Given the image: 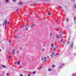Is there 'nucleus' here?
<instances>
[{
	"mask_svg": "<svg viewBox=\"0 0 76 76\" xmlns=\"http://www.w3.org/2000/svg\"><path fill=\"white\" fill-rule=\"evenodd\" d=\"M7 21H6V19H5V20L4 21V24L3 25V26H4V25L5 24V29L6 28V24H7Z\"/></svg>",
	"mask_w": 76,
	"mask_h": 76,
	"instance_id": "nucleus-1",
	"label": "nucleus"
},
{
	"mask_svg": "<svg viewBox=\"0 0 76 76\" xmlns=\"http://www.w3.org/2000/svg\"><path fill=\"white\" fill-rule=\"evenodd\" d=\"M23 3L21 2H20L18 3V4L19 5H22Z\"/></svg>",
	"mask_w": 76,
	"mask_h": 76,
	"instance_id": "nucleus-2",
	"label": "nucleus"
},
{
	"mask_svg": "<svg viewBox=\"0 0 76 76\" xmlns=\"http://www.w3.org/2000/svg\"><path fill=\"white\" fill-rule=\"evenodd\" d=\"M74 8L75 9H76V4H74Z\"/></svg>",
	"mask_w": 76,
	"mask_h": 76,
	"instance_id": "nucleus-3",
	"label": "nucleus"
},
{
	"mask_svg": "<svg viewBox=\"0 0 76 76\" xmlns=\"http://www.w3.org/2000/svg\"><path fill=\"white\" fill-rule=\"evenodd\" d=\"M73 42H72L71 44V48H72L73 47Z\"/></svg>",
	"mask_w": 76,
	"mask_h": 76,
	"instance_id": "nucleus-4",
	"label": "nucleus"
},
{
	"mask_svg": "<svg viewBox=\"0 0 76 76\" xmlns=\"http://www.w3.org/2000/svg\"><path fill=\"white\" fill-rule=\"evenodd\" d=\"M15 51V50H13L12 51V54H15V53H14V52H13L14 51Z\"/></svg>",
	"mask_w": 76,
	"mask_h": 76,
	"instance_id": "nucleus-5",
	"label": "nucleus"
},
{
	"mask_svg": "<svg viewBox=\"0 0 76 76\" xmlns=\"http://www.w3.org/2000/svg\"><path fill=\"white\" fill-rule=\"evenodd\" d=\"M34 25H35V24H33V25H32L31 26V28H32L33 27V26H34Z\"/></svg>",
	"mask_w": 76,
	"mask_h": 76,
	"instance_id": "nucleus-6",
	"label": "nucleus"
},
{
	"mask_svg": "<svg viewBox=\"0 0 76 76\" xmlns=\"http://www.w3.org/2000/svg\"><path fill=\"white\" fill-rule=\"evenodd\" d=\"M56 36L57 37V38H59V37H58V35L56 34Z\"/></svg>",
	"mask_w": 76,
	"mask_h": 76,
	"instance_id": "nucleus-7",
	"label": "nucleus"
},
{
	"mask_svg": "<svg viewBox=\"0 0 76 76\" xmlns=\"http://www.w3.org/2000/svg\"><path fill=\"white\" fill-rule=\"evenodd\" d=\"M2 67H6V66L5 65H2Z\"/></svg>",
	"mask_w": 76,
	"mask_h": 76,
	"instance_id": "nucleus-8",
	"label": "nucleus"
},
{
	"mask_svg": "<svg viewBox=\"0 0 76 76\" xmlns=\"http://www.w3.org/2000/svg\"><path fill=\"white\" fill-rule=\"evenodd\" d=\"M58 23H61V21L60 20H58Z\"/></svg>",
	"mask_w": 76,
	"mask_h": 76,
	"instance_id": "nucleus-9",
	"label": "nucleus"
},
{
	"mask_svg": "<svg viewBox=\"0 0 76 76\" xmlns=\"http://www.w3.org/2000/svg\"><path fill=\"white\" fill-rule=\"evenodd\" d=\"M24 28L25 27H24V25H23L21 27V28Z\"/></svg>",
	"mask_w": 76,
	"mask_h": 76,
	"instance_id": "nucleus-10",
	"label": "nucleus"
},
{
	"mask_svg": "<svg viewBox=\"0 0 76 76\" xmlns=\"http://www.w3.org/2000/svg\"><path fill=\"white\" fill-rule=\"evenodd\" d=\"M51 45L52 47H53L54 45V44H51Z\"/></svg>",
	"mask_w": 76,
	"mask_h": 76,
	"instance_id": "nucleus-11",
	"label": "nucleus"
},
{
	"mask_svg": "<svg viewBox=\"0 0 76 76\" xmlns=\"http://www.w3.org/2000/svg\"><path fill=\"white\" fill-rule=\"evenodd\" d=\"M51 69H48V71H51Z\"/></svg>",
	"mask_w": 76,
	"mask_h": 76,
	"instance_id": "nucleus-12",
	"label": "nucleus"
},
{
	"mask_svg": "<svg viewBox=\"0 0 76 76\" xmlns=\"http://www.w3.org/2000/svg\"><path fill=\"white\" fill-rule=\"evenodd\" d=\"M55 50H56V48H53V51H55Z\"/></svg>",
	"mask_w": 76,
	"mask_h": 76,
	"instance_id": "nucleus-13",
	"label": "nucleus"
},
{
	"mask_svg": "<svg viewBox=\"0 0 76 76\" xmlns=\"http://www.w3.org/2000/svg\"><path fill=\"white\" fill-rule=\"evenodd\" d=\"M5 1L7 3L9 2V0H5Z\"/></svg>",
	"mask_w": 76,
	"mask_h": 76,
	"instance_id": "nucleus-14",
	"label": "nucleus"
},
{
	"mask_svg": "<svg viewBox=\"0 0 76 76\" xmlns=\"http://www.w3.org/2000/svg\"><path fill=\"white\" fill-rule=\"evenodd\" d=\"M58 7H59V8H60L61 9H62V7H61L58 6Z\"/></svg>",
	"mask_w": 76,
	"mask_h": 76,
	"instance_id": "nucleus-15",
	"label": "nucleus"
},
{
	"mask_svg": "<svg viewBox=\"0 0 76 76\" xmlns=\"http://www.w3.org/2000/svg\"><path fill=\"white\" fill-rule=\"evenodd\" d=\"M48 15H51V13L50 12L48 13Z\"/></svg>",
	"mask_w": 76,
	"mask_h": 76,
	"instance_id": "nucleus-16",
	"label": "nucleus"
},
{
	"mask_svg": "<svg viewBox=\"0 0 76 76\" xmlns=\"http://www.w3.org/2000/svg\"><path fill=\"white\" fill-rule=\"evenodd\" d=\"M32 73L33 74H35V71H34L32 72Z\"/></svg>",
	"mask_w": 76,
	"mask_h": 76,
	"instance_id": "nucleus-17",
	"label": "nucleus"
},
{
	"mask_svg": "<svg viewBox=\"0 0 76 76\" xmlns=\"http://www.w3.org/2000/svg\"><path fill=\"white\" fill-rule=\"evenodd\" d=\"M63 43V44H64L65 43V42H64V41H63L62 42Z\"/></svg>",
	"mask_w": 76,
	"mask_h": 76,
	"instance_id": "nucleus-18",
	"label": "nucleus"
},
{
	"mask_svg": "<svg viewBox=\"0 0 76 76\" xmlns=\"http://www.w3.org/2000/svg\"><path fill=\"white\" fill-rule=\"evenodd\" d=\"M75 74H72V76H75Z\"/></svg>",
	"mask_w": 76,
	"mask_h": 76,
	"instance_id": "nucleus-19",
	"label": "nucleus"
},
{
	"mask_svg": "<svg viewBox=\"0 0 76 76\" xmlns=\"http://www.w3.org/2000/svg\"><path fill=\"white\" fill-rule=\"evenodd\" d=\"M52 35V33H51L50 34V36L51 37Z\"/></svg>",
	"mask_w": 76,
	"mask_h": 76,
	"instance_id": "nucleus-20",
	"label": "nucleus"
},
{
	"mask_svg": "<svg viewBox=\"0 0 76 76\" xmlns=\"http://www.w3.org/2000/svg\"><path fill=\"white\" fill-rule=\"evenodd\" d=\"M76 20V17H75V18H74V21H75V20Z\"/></svg>",
	"mask_w": 76,
	"mask_h": 76,
	"instance_id": "nucleus-21",
	"label": "nucleus"
},
{
	"mask_svg": "<svg viewBox=\"0 0 76 76\" xmlns=\"http://www.w3.org/2000/svg\"><path fill=\"white\" fill-rule=\"evenodd\" d=\"M61 67H62V66L61 65L60 66H59V68L61 69Z\"/></svg>",
	"mask_w": 76,
	"mask_h": 76,
	"instance_id": "nucleus-22",
	"label": "nucleus"
},
{
	"mask_svg": "<svg viewBox=\"0 0 76 76\" xmlns=\"http://www.w3.org/2000/svg\"><path fill=\"white\" fill-rule=\"evenodd\" d=\"M55 67V65H52V67Z\"/></svg>",
	"mask_w": 76,
	"mask_h": 76,
	"instance_id": "nucleus-23",
	"label": "nucleus"
},
{
	"mask_svg": "<svg viewBox=\"0 0 76 76\" xmlns=\"http://www.w3.org/2000/svg\"><path fill=\"white\" fill-rule=\"evenodd\" d=\"M17 63H18V64H20V62L19 61H18L17 62Z\"/></svg>",
	"mask_w": 76,
	"mask_h": 76,
	"instance_id": "nucleus-24",
	"label": "nucleus"
},
{
	"mask_svg": "<svg viewBox=\"0 0 76 76\" xmlns=\"http://www.w3.org/2000/svg\"><path fill=\"white\" fill-rule=\"evenodd\" d=\"M66 21L67 22H68L69 21V20L67 18L66 19Z\"/></svg>",
	"mask_w": 76,
	"mask_h": 76,
	"instance_id": "nucleus-25",
	"label": "nucleus"
},
{
	"mask_svg": "<svg viewBox=\"0 0 76 76\" xmlns=\"http://www.w3.org/2000/svg\"><path fill=\"white\" fill-rule=\"evenodd\" d=\"M12 58V56H10V58Z\"/></svg>",
	"mask_w": 76,
	"mask_h": 76,
	"instance_id": "nucleus-26",
	"label": "nucleus"
},
{
	"mask_svg": "<svg viewBox=\"0 0 76 76\" xmlns=\"http://www.w3.org/2000/svg\"><path fill=\"white\" fill-rule=\"evenodd\" d=\"M7 75V76H9V73H7V74H6Z\"/></svg>",
	"mask_w": 76,
	"mask_h": 76,
	"instance_id": "nucleus-27",
	"label": "nucleus"
},
{
	"mask_svg": "<svg viewBox=\"0 0 76 76\" xmlns=\"http://www.w3.org/2000/svg\"><path fill=\"white\" fill-rule=\"evenodd\" d=\"M59 38H62V37H59Z\"/></svg>",
	"mask_w": 76,
	"mask_h": 76,
	"instance_id": "nucleus-28",
	"label": "nucleus"
},
{
	"mask_svg": "<svg viewBox=\"0 0 76 76\" xmlns=\"http://www.w3.org/2000/svg\"><path fill=\"white\" fill-rule=\"evenodd\" d=\"M50 56H51V57H53V56L52 55H50Z\"/></svg>",
	"mask_w": 76,
	"mask_h": 76,
	"instance_id": "nucleus-29",
	"label": "nucleus"
},
{
	"mask_svg": "<svg viewBox=\"0 0 76 76\" xmlns=\"http://www.w3.org/2000/svg\"><path fill=\"white\" fill-rule=\"evenodd\" d=\"M20 76H23V75H22V74H20Z\"/></svg>",
	"mask_w": 76,
	"mask_h": 76,
	"instance_id": "nucleus-30",
	"label": "nucleus"
},
{
	"mask_svg": "<svg viewBox=\"0 0 76 76\" xmlns=\"http://www.w3.org/2000/svg\"><path fill=\"white\" fill-rule=\"evenodd\" d=\"M62 34H64V31H62Z\"/></svg>",
	"mask_w": 76,
	"mask_h": 76,
	"instance_id": "nucleus-31",
	"label": "nucleus"
},
{
	"mask_svg": "<svg viewBox=\"0 0 76 76\" xmlns=\"http://www.w3.org/2000/svg\"><path fill=\"white\" fill-rule=\"evenodd\" d=\"M42 66H40V67H39V68H40V69H41V68H42Z\"/></svg>",
	"mask_w": 76,
	"mask_h": 76,
	"instance_id": "nucleus-32",
	"label": "nucleus"
},
{
	"mask_svg": "<svg viewBox=\"0 0 76 76\" xmlns=\"http://www.w3.org/2000/svg\"><path fill=\"white\" fill-rule=\"evenodd\" d=\"M44 59H46V58H47V57H45V58H44Z\"/></svg>",
	"mask_w": 76,
	"mask_h": 76,
	"instance_id": "nucleus-33",
	"label": "nucleus"
},
{
	"mask_svg": "<svg viewBox=\"0 0 76 76\" xmlns=\"http://www.w3.org/2000/svg\"><path fill=\"white\" fill-rule=\"evenodd\" d=\"M33 4L34 5H36V4H37L36 3H34V4Z\"/></svg>",
	"mask_w": 76,
	"mask_h": 76,
	"instance_id": "nucleus-34",
	"label": "nucleus"
},
{
	"mask_svg": "<svg viewBox=\"0 0 76 76\" xmlns=\"http://www.w3.org/2000/svg\"><path fill=\"white\" fill-rule=\"evenodd\" d=\"M13 1L15 2L16 1V0H13Z\"/></svg>",
	"mask_w": 76,
	"mask_h": 76,
	"instance_id": "nucleus-35",
	"label": "nucleus"
},
{
	"mask_svg": "<svg viewBox=\"0 0 76 76\" xmlns=\"http://www.w3.org/2000/svg\"><path fill=\"white\" fill-rule=\"evenodd\" d=\"M52 54H54V53H52Z\"/></svg>",
	"mask_w": 76,
	"mask_h": 76,
	"instance_id": "nucleus-36",
	"label": "nucleus"
},
{
	"mask_svg": "<svg viewBox=\"0 0 76 76\" xmlns=\"http://www.w3.org/2000/svg\"><path fill=\"white\" fill-rule=\"evenodd\" d=\"M70 43V42H68V44H69Z\"/></svg>",
	"mask_w": 76,
	"mask_h": 76,
	"instance_id": "nucleus-37",
	"label": "nucleus"
},
{
	"mask_svg": "<svg viewBox=\"0 0 76 76\" xmlns=\"http://www.w3.org/2000/svg\"><path fill=\"white\" fill-rule=\"evenodd\" d=\"M58 28H57L56 29V31H58Z\"/></svg>",
	"mask_w": 76,
	"mask_h": 76,
	"instance_id": "nucleus-38",
	"label": "nucleus"
},
{
	"mask_svg": "<svg viewBox=\"0 0 76 76\" xmlns=\"http://www.w3.org/2000/svg\"><path fill=\"white\" fill-rule=\"evenodd\" d=\"M58 53H57L56 54V55H58Z\"/></svg>",
	"mask_w": 76,
	"mask_h": 76,
	"instance_id": "nucleus-39",
	"label": "nucleus"
},
{
	"mask_svg": "<svg viewBox=\"0 0 76 76\" xmlns=\"http://www.w3.org/2000/svg\"><path fill=\"white\" fill-rule=\"evenodd\" d=\"M42 50L43 51H44V49H42Z\"/></svg>",
	"mask_w": 76,
	"mask_h": 76,
	"instance_id": "nucleus-40",
	"label": "nucleus"
},
{
	"mask_svg": "<svg viewBox=\"0 0 76 76\" xmlns=\"http://www.w3.org/2000/svg\"><path fill=\"white\" fill-rule=\"evenodd\" d=\"M44 60V58H42L41 60Z\"/></svg>",
	"mask_w": 76,
	"mask_h": 76,
	"instance_id": "nucleus-41",
	"label": "nucleus"
},
{
	"mask_svg": "<svg viewBox=\"0 0 76 76\" xmlns=\"http://www.w3.org/2000/svg\"><path fill=\"white\" fill-rule=\"evenodd\" d=\"M47 60H46L45 61V62H47Z\"/></svg>",
	"mask_w": 76,
	"mask_h": 76,
	"instance_id": "nucleus-42",
	"label": "nucleus"
},
{
	"mask_svg": "<svg viewBox=\"0 0 76 76\" xmlns=\"http://www.w3.org/2000/svg\"><path fill=\"white\" fill-rule=\"evenodd\" d=\"M28 76H30V75L28 74Z\"/></svg>",
	"mask_w": 76,
	"mask_h": 76,
	"instance_id": "nucleus-43",
	"label": "nucleus"
},
{
	"mask_svg": "<svg viewBox=\"0 0 76 76\" xmlns=\"http://www.w3.org/2000/svg\"><path fill=\"white\" fill-rule=\"evenodd\" d=\"M75 55H76V53H74V56H75Z\"/></svg>",
	"mask_w": 76,
	"mask_h": 76,
	"instance_id": "nucleus-44",
	"label": "nucleus"
},
{
	"mask_svg": "<svg viewBox=\"0 0 76 76\" xmlns=\"http://www.w3.org/2000/svg\"><path fill=\"white\" fill-rule=\"evenodd\" d=\"M17 53H19V51H17Z\"/></svg>",
	"mask_w": 76,
	"mask_h": 76,
	"instance_id": "nucleus-45",
	"label": "nucleus"
},
{
	"mask_svg": "<svg viewBox=\"0 0 76 76\" xmlns=\"http://www.w3.org/2000/svg\"><path fill=\"white\" fill-rule=\"evenodd\" d=\"M28 28H26V30L27 31V30H28Z\"/></svg>",
	"mask_w": 76,
	"mask_h": 76,
	"instance_id": "nucleus-46",
	"label": "nucleus"
},
{
	"mask_svg": "<svg viewBox=\"0 0 76 76\" xmlns=\"http://www.w3.org/2000/svg\"><path fill=\"white\" fill-rule=\"evenodd\" d=\"M11 41H10V43H11Z\"/></svg>",
	"mask_w": 76,
	"mask_h": 76,
	"instance_id": "nucleus-47",
	"label": "nucleus"
},
{
	"mask_svg": "<svg viewBox=\"0 0 76 76\" xmlns=\"http://www.w3.org/2000/svg\"><path fill=\"white\" fill-rule=\"evenodd\" d=\"M17 39H18V38H19V37H17Z\"/></svg>",
	"mask_w": 76,
	"mask_h": 76,
	"instance_id": "nucleus-48",
	"label": "nucleus"
},
{
	"mask_svg": "<svg viewBox=\"0 0 76 76\" xmlns=\"http://www.w3.org/2000/svg\"><path fill=\"white\" fill-rule=\"evenodd\" d=\"M25 26H26V25H25Z\"/></svg>",
	"mask_w": 76,
	"mask_h": 76,
	"instance_id": "nucleus-49",
	"label": "nucleus"
},
{
	"mask_svg": "<svg viewBox=\"0 0 76 76\" xmlns=\"http://www.w3.org/2000/svg\"><path fill=\"white\" fill-rule=\"evenodd\" d=\"M29 71H27V73H29Z\"/></svg>",
	"mask_w": 76,
	"mask_h": 76,
	"instance_id": "nucleus-50",
	"label": "nucleus"
},
{
	"mask_svg": "<svg viewBox=\"0 0 76 76\" xmlns=\"http://www.w3.org/2000/svg\"><path fill=\"white\" fill-rule=\"evenodd\" d=\"M62 66H64V64H62Z\"/></svg>",
	"mask_w": 76,
	"mask_h": 76,
	"instance_id": "nucleus-51",
	"label": "nucleus"
},
{
	"mask_svg": "<svg viewBox=\"0 0 76 76\" xmlns=\"http://www.w3.org/2000/svg\"><path fill=\"white\" fill-rule=\"evenodd\" d=\"M47 57H48V58H49V56H47Z\"/></svg>",
	"mask_w": 76,
	"mask_h": 76,
	"instance_id": "nucleus-52",
	"label": "nucleus"
},
{
	"mask_svg": "<svg viewBox=\"0 0 76 76\" xmlns=\"http://www.w3.org/2000/svg\"><path fill=\"white\" fill-rule=\"evenodd\" d=\"M56 47H57V48H58V46H57V47L56 46Z\"/></svg>",
	"mask_w": 76,
	"mask_h": 76,
	"instance_id": "nucleus-53",
	"label": "nucleus"
},
{
	"mask_svg": "<svg viewBox=\"0 0 76 76\" xmlns=\"http://www.w3.org/2000/svg\"><path fill=\"white\" fill-rule=\"evenodd\" d=\"M20 49L21 50L22 49V48H20Z\"/></svg>",
	"mask_w": 76,
	"mask_h": 76,
	"instance_id": "nucleus-54",
	"label": "nucleus"
},
{
	"mask_svg": "<svg viewBox=\"0 0 76 76\" xmlns=\"http://www.w3.org/2000/svg\"><path fill=\"white\" fill-rule=\"evenodd\" d=\"M18 9H17V10H18Z\"/></svg>",
	"mask_w": 76,
	"mask_h": 76,
	"instance_id": "nucleus-55",
	"label": "nucleus"
},
{
	"mask_svg": "<svg viewBox=\"0 0 76 76\" xmlns=\"http://www.w3.org/2000/svg\"><path fill=\"white\" fill-rule=\"evenodd\" d=\"M0 52H1V49H0Z\"/></svg>",
	"mask_w": 76,
	"mask_h": 76,
	"instance_id": "nucleus-56",
	"label": "nucleus"
},
{
	"mask_svg": "<svg viewBox=\"0 0 76 76\" xmlns=\"http://www.w3.org/2000/svg\"><path fill=\"white\" fill-rule=\"evenodd\" d=\"M61 42H62V40H61Z\"/></svg>",
	"mask_w": 76,
	"mask_h": 76,
	"instance_id": "nucleus-57",
	"label": "nucleus"
},
{
	"mask_svg": "<svg viewBox=\"0 0 76 76\" xmlns=\"http://www.w3.org/2000/svg\"><path fill=\"white\" fill-rule=\"evenodd\" d=\"M72 0L73 1H75V0Z\"/></svg>",
	"mask_w": 76,
	"mask_h": 76,
	"instance_id": "nucleus-58",
	"label": "nucleus"
},
{
	"mask_svg": "<svg viewBox=\"0 0 76 76\" xmlns=\"http://www.w3.org/2000/svg\"><path fill=\"white\" fill-rule=\"evenodd\" d=\"M65 7H67V6H65Z\"/></svg>",
	"mask_w": 76,
	"mask_h": 76,
	"instance_id": "nucleus-59",
	"label": "nucleus"
},
{
	"mask_svg": "<svg viewBox=\"0 0 76 76\" xmlns=\"http://www.w3.org/2000/svg\"><path fill=\"white\" fill-rule=\"evenodd\" d=\"M44 47H45V45H44Z\"/></svg>",
	"mask_w": 76,
	"mask_h": 76,
	"instance_id": "nucleus-60",
	"label": "nucleus"
},
{
	"mask_svg": "<svg viewBox=\"0 0 76 76\" xmlns=\"http://www.w3.org/2000/svg\"><path fill=\"white\" fill-rule=\"evenodd\" d=\"M12 7H10V8H12Z\"/></svg>",
	"mask_w": 76,
	"mask_h": 76,
	"instance_id": "nucleus-61",
	"label": "nucleus"
},
{
	"mask_svg": "<svg viewBox=\"0 0 76 76\" xmlns=\"http://www.w3.org/2000/svg\"><path fill=\"white\" fill-rule=\"evenodd\" d=\"M16 12H18V11H16Z\"/></svg>",
	"mask_w": 76,
	"mask_h": 76,
	"instance_id": "nucleus-62",
	"label": "nucleus"
},
{
	"mask_svg": "<svg viewBox=\"0 0 76 76\" xmlns=\"http://www.w3.org/2000/svg\"><path fill=\"white\" fill-rule=\"evenodd\" d=\"M15 31H17V30H16Z\"/></svg>",
	"mask_w": 76,
	"mask_h": 76,
	"instance_id": "nucleus-63",
	"label": "nucleus"
},
{
	"mask_svg": "<svg viewBox=\"0 0 76 76\" xmlns=\"http://www.w3.org/2000/svg\"><path fill=\"white\" fill-rule=\"evenodd\" d=\"M24 37H25V36H24Z\"/></svg>",
	"mask_w": 76,
	"mask_h": 76,
	"instance_id": "nucleus-64",
	"label": "nucleus"
}]
</instances>
